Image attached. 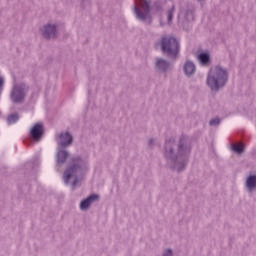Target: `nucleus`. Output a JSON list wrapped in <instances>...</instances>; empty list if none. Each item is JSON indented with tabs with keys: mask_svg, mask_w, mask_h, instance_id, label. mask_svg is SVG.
I'll list each match as a JSON object with an SVG mask.
<instances>
[{
	"mask_svg": "<svg viewBox=\"0 0 256 256\" xmlns=\"http://www.w3.org/2000/svg\"><path fill=\"white\" fill-rule=\"evenodd\" d=\"M81 163H83V158L81 156L71 157L64 171L63 179L65 185H69V181L74 178L71 183L72 189H75L79 183V176H77L76 173L83 169Z\"/></svg>",
	"mask_w": 256,
	"mask_h": 256,
	"instance_id": "obj_6",
	"label": "nucleus"
},
{
	"mask_svg": "<svg viewBox=\"0 0 256 256\" xmlns=\"http://www.w3.org/2000/svg\"><path fill=\"white\" fill-rule=\"evenodd\" d=\"M40 31L44 39L49 40L55 39V37H57V25L55 24H46Z\"/></svg>",
	"mask_w": 256,
	"mask_h": 256,
	"instance_id": "obj_11",
	"label": "nucleus"
},
{
	"mask_svg": "<svg viewBox=\"0 0 256 256\" xmlns=\"http://www.w3.org/2000/svg\"><path fill=\"white\" fill-rule=\"evenodd\" d=\"M191 151H193V139L187 134H181L178 140L175 137L166 138L162 153L169 170L181 173L187 169Z\"/></svg>",
	"mask_w": 256,
	"mask_h": 256,
	"instance_id": "obj_1",
	"label": "nucleus"
},
{
	"mask_svg": "<svg viewBox=\"0 0 256 256\" xmlns=\"http://www.w3.org/2000/svg\"><path fill=\"white\" fill-rule=\"evenodd\" d=\"M45 135V127L43 123L38 122L33 125L32 129L29 132V139L24 140L25 145H33V143H39L43 136Z\"/></svg>",
	"mask_w": 256,
	"mask_h": 256,
	"instance_id": "obj_7",
	"label": "nucleus"
},
{
	"mask_svg": "<svg viewBox=\"0 0 256 256\" xmlns=\"http://www.w3.org/2000/svg\"><path fill=\"white\" fill-rule=\"evenodd\" d=\"M153 143H155V140H153V138H151L148 142V145H153Z\"/></svg>",
	"mask_w": 256,
	"mask_h": 256,
	"instance_id": "obj_23",
	"label": "nucleus"
},
{
	"mask_svg": "<svg viewBox=\"0 0 256 256\" xmlns=\"http://www.w3.org/2000/svg\"><path fill=\"white\" fill-rule=\"evenodd\" d=\"M175 13V6H172L171 9L168 10V23H171L173 21V14Z\"/></svg>",
	"mask_w": 256,
	"mask_h": 256,
	"instance_id": "obj_20",
	"label": "nucleus"
},
{
	"mask_svg": "<svg viewBox=\"0 0 256 256\" xmlns=\"http://www.w3.org/2000/svg\"><path fill=\"white\" fill-rule=\"evenodd\" d=\"M24 167L27 171H33V169H35V167H39V160H33L30 162H27L24 165Z\"/></svg>",
	"mask_w": 256,
	"mask_h": 256,
	"instance_id": "obj_16",
	"label": "nucleus"
},
{
	"mask_svg": "<svg viewBox=\"0 0 256 256\" xmlns=\"http://www.w3.org/2000/svg\"><path fill=\"white\" fill-rule=\"evenodd\" d=\"M209 125H210V127H217V125H221V118H219V117L212 118L209 121Z\"/></svg>",
	"mask_w": 256,
	"mask_h": 256,
	"instance_id": "obj_19",
	"label": "nucleus"
},
{
	"mask_svg": "<svg viewBox=\"0 0 256 256\" xmlns=\"http://www.w3.org/2000/svg\"><path fill=\"white\" fill-rule=\"evenodd\" d=\"M19 121V114L17 113H12L7 117V123L8 125H13Z\"/></svg>",
	"mask_w": 256,
	"mask_h": 256,
	"instance_id": "obj_17",
	"label": "nucleus"
},
{
	"mask_svg": "<svg viewBox=\"0 0 256 256\" xmlns=\"http://www.w3.org/2000/svg\"><path fill=\"white\" fill-rule=\"evenodd\" d=\"M178 19L184 31H190L191 27H193V21L195 19V16H193V10L191 8L182 9Z\"/></svg>",
	"mask_w": 256,
	"mask_h": 256,
	"instance_id": "obj_8",
	"label": "nucleus"
},
{
	"mask_svg": "<svg viewBox=\"0 0 256 256\" xmlns=\"http://www.w3.org/2000/svg\"><path fill=\"white\" fill-rule=\"evenodd\" d=\"M197 59L202 67H209L211 65V54L208 51L200 52Z\"/></svg>",
	"mask_w": 256,
	"mask_h": 256,
	"instance_id": "obj_14",
	"label": "nucleus"
},
{
	"mask_svg": "<svg viewBox=\"0 0 256 256\" xmlns=\"http://www.w3.org/2000/svg\"><path fill=\"white\" fill-rule=\"evenodd\" d=\"M99 199H100L99 194H95V193L90 194L88 197L81 200L79 205L81 211L89 210V207H91V204L95 203V201H99Z\"/></svg>",
	"mask_w": 256,
	"mask_h": 256,
	"instance_id": "obj_12",
	"label": "nucleus"
},
{
	"mask_svg": "<svg viewBox=\"0 0 256 256\" xmlns=\"http://www.w3.org/2000/svg\"><path fill=\"white\" fill-rule=\"evenodd\" d=\"M229 82V72L221 65H216L208 71L206 85L213 93H219Z\"/></svg>",
	"mask_w": 256,
	"mask_h": 256,
	"instance_id": "obj_2",
	"label": "nucleus"
},
{
	"mask_svg": "<svg viewBox=\"0 0 256 256\" xmlns=\"http://www.w3.org/2000/svg\"><path fill=\"white\" fill-rule=\"evenodd\" d=\"M73 135L70 134L69 131L61 132L56 137V164L58 167H63L65 163H67V159H69V151H67V147H71L73 145Z\"/></svg>",
	"mask_w": 256,
	"mask_h": 256,
	"instance_id": "obj_3",
	"label": "nucleus"
},
{
	"mask_svg": "<svg viewBox=\"0 0 256 256\" xmlns=\"http://www.w3.org/2000/svg\"><path fill=\"white\" fill-rule=\"evenodd\" d=\"M163 11V4L160 1H155L151 6V0H141L140 7L134 6V14L138 21L149 20V25H151V13H161Z\"/></svg>",
	"mask_w": 256,
	"mask_h": 256,
	"instance_id": "obj_4",
	"label": "nucleus"
},
{
	"mask_svg": "<svg viewBox=\"0 0 256 256\" xmlns=\"http://www.w3.org/2000/svg\"><path fill=\"white\" fill-rule=\"evenodd\" d=\"M80 1H81L82 5H85V1H87V0H80Z\"/></svg>",
	"mask_w": 256,
	"mask_h": 256,
	"instance_id": "obj_24",
	"label": "nucleus"
},
{
	"mask_svg": "<svg viewBox=\"0 0 256 256\" xmlns=\"http://www.w3.org/2000/svg\"><path fill=\"white\" fill-rule=\"evenodd\" d=\"M198 1H203V0H198Z\"/></svg>",
	"mask_w": 256,
	"mask_h": 256,
	"instance_id": "obj_25",
	"label": "nucleus"
},
{
	"mask_svg": "<svg viewBox=\"0 0 256 256\" xmlns=\"http://www.w3.org/2000/svg\"><path fill=\"white\" fill-rule=\"evenodd\" d=\"M183 71L186 77H191V75H195V72L197 71L195 63H193V61L191 60H187L183 65Z\"/></svg>",
	"mask_w": 256,
	"mask_h": 256,
	"instance_id": "obj_15",
	"label": "nucleus"
},
{
	"mask_svg": "<svg viewBox=\"0 0 256 256\" xmlns=\"http://www.w3.org/2000/svg\"><path fill=\"white\" fill-rule=\"evenodd\" d=\"M4 85H5V79L3 78V76H0V96H1V93H3Z\"/></svg>",
	"mask_w": 256,
	"mask_h": 256,
	"instance_id": "obj_21",
	"label": "nucleus"
},
{
	"mask_svg": "<svg viewBox=\"0 0 256 256\" xmlns=\"http://www.w3.org/2000/svg\"><path fill=\"white\" fill-rule=\"evenodd\" d=\"M231 149L234 151V153H237V155H242V153H245V146L233 145L231 146Z\"/></svg>",
	"mask_w": 256,
	"mask_h": 256,
	"instance_id": "obj_18",
	"label": "nucleus"
},
{
	"mask_svg": "<svg viewBox=\"0 0 256 256\" xmlns=\"http://www.w3.org/2000/svg\"><path fill=\"white\" fill-rule=\"evenodd\" d=\"M158 45L161 53L171 61H176L177 57H179L181 44L174 36H162Z\"/></svg>",
	"mask_w": 256,
	"mask_h": 256,
	"instance_id": "obj_5",
	"label": "nucleus"
},
{
	"mask_svg": "<svg viewBox=\"0 0 256 256\" xmlns=\"http://www.w3.org/2000/svg\"><path fill=\"white\" fill-rule=\"evenodd\" d=\"M27 85L25 83L16 84L14 85L10 99L13 103H23L25 101V97L27 95Z\"/></svg>",
	"mask_w": 256,
	"mask_h": 256,
	"instance_id": "obj_9",
	"label": "nucleus"
},
{
	"mask_svg": "<svg viewBox=\"0 0 256 256\" xmlns=\"http://www.w3.org/2000/svg\"><path fill=\"white\" fill-rule=\"evenodd\" d=\"M162 256H173V249H171V248L166 249L163 252Z\"/></svg>",
	"mask_w": 256,
	"mask_h": 256,
	"instance_id": "obj_22",
	"label": "nucleus"
},
{
	"mask_svg": "<svg viewBox=\"0 0 256 256\" xmlns=\"http://www.w3.org/2000/svg\"><path fill=\"white\" fill-rule=\"evenodd\" d=\"M245 189L247 193L256 191V174H250L245 181Z\"/></svg>",
	"mask_w": 256,
	"mask_h": 256,
	"instance_id": "obj_13",
	"label": "nucleus"
},
{
	"mask_svg": "<svg viewBox=\"0 0 256 256\" xmlns=\"http://www.w3.org/2000/svg\"><path fill=\"white\" fill-rule=\"evenodd\" d=\"M155 71L157 73H169V71H173V66L169 60L157 58L155 62Z\"/></svg>",
	"mask_w": 256,
	"mask_h": 256,
	"instance_id": "obj_10",
	"label": "nucleus"
}]
</instances>
